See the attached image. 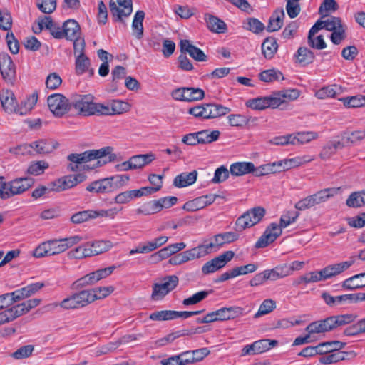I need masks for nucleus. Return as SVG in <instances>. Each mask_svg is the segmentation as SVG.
<instances>
[{"label":"nucleus","mask_w":365,"mask_h":365,"mask_svg":"<svg viewBox=\"0 0 365 365\" xmlns=\"http://www.w3.org/2000/svg\"><path fill=\"white\" fill-rule=\"evenodd\" d=\"M338 87L336 85L323 87L316 92V96L319 99L326 98H334L337 94Z\"/></svg>","instance_id":"nucleus-54"},{"label":"nucleus","mask_w":365,"mask_h":365,"mask_svg":"<svg viewBox=\"0 0 365 365\" xmlns=\"http://www.w3.org/2000/svg\"><path fill=\"white\" fill-rule=\"evenodd\" d=\"M347 108H359L365 106V96H355L340 99Z\"/></svg>","instance_id":"nucleus-46"},{"label":"nucleus","mask_w":365,"mask_h":365,"mask_svg":"<svg viewBox=\"0 0 365 365\" xmlns=\"http://www.w3.org/2000/svg\"><path fill=\"white\" fill-rule=\"evenodd\" d=\"M0 101L2 107L7 113H13L16 110V101L11 91L6 90L0 94Z\"/></svg>","instance_id":"nucleus-27"},{"label":"nucleus","mask_w":365,"mask_h":365,"mask_svg":"<svg viewBox=\"0 0 365 365\" xmlns=\"http://www.w3.org/2000/svg\"><path fill=\"white\" fill-rule=\"evenodd\" d=\"M306 331L311 335L313 334H320L324 332L330 331L327 319L319 320L310 323L307 327Z\"/></svg>","instance_id":"nucleus-39"},{"label":"nucleus","mask_w":365,"mask_h":365,"mask_svg":"<svg viewBox=\"0 0 365 365\" xmlns=\"http://www.w3.org/2000/svg\"><path fill=\"white\" fill-rule=\"evenodd\" d=\"M351 355V353H347L344 351H337L335 353H329V354L322 356L319 361L321 364H331L333 363H336L340 361L345 360L348 359V356Z\"/></svg>","instance_id":"nucleus-37"},{"label":"nucleus","mask_w":365,"mask_h":365,"mask_svg":"<svg viewBox=\"0 0 365 365\" xmlns=\"http://www.w3.org/2000/svg\"><path fill=\"white\" fill-rule=\"evenodd\" d=\"M217 197V195L212 194L202 195L186 202L184 207L187 210H198L211 205Z\"/></svg>","instance_id":"nucleus-16"},{"label":"nucleus","mask_w":365,"mask_h":365,"mask_svg":"<svg viewBox=\"0 0 365 365\" xmlns=\"http://www.w3.org/2000/svg\"><path fill=\"white\" fill-rule=\"evenodd\" d=\"M318 135L315 132H302L294 135L293 145L304 144L316 139Z\"/></svg>","instance_id":"nucleus-49"},{"label":"nucleus","mask_w":365,"mask_h":365,"mask_svg":"<svg viewBox=\"0 0 365 365\" xmlns=\"http://www.w3.org/2000/svg\"><path fill=\"white\" fill-rule=\"evenodd\" d=\"M90 59L85 53H78L76 56L75 70L77 75H82L89 69Z\"/></svg>","instance_id":"nucleus-40"},{"label":"nucleus","mask_w":365,"mask_h":365,"mask_svg":"<svg viewBox=\"0 0 365 365\" xmlns=\"http://www.w3.org/2000/svg\"><path fill=\"white\" fill-rule=\"evenodd\" d=\"M322 21L324 29L330 31H333L337 29L339 27L343 26L341 19L336 16H331L326 20Z\"/></svg>","instance_id":"nucleus-57"},{"label":"nucleus","mask_w":365,"mask_h":365,"mask_svg":"<svg viewBox=\"0 0 365 365\" xmlns=\"http://www.w3.org/2000/svg\"><path fill=\"white\" fill-rule=\"evenodd\" d=\"M199 144L211 143L216 141L220 135L219 130H213L210 133L207 130L197 132Z\"/></svg>","instance_id":"nucleus-42"},{"label":"nucleus","mask_w":365,"mask_h":365,"mask_svg":"<svg viewBox=\"0 0 365 365\" xmlns=\"http://www.w3.org/2000/svg\"><path fill=\"white\" fill-rule=\"evenodd\" d=\"M94 96L91 94L73 95L71 97V110H75L78 115L88 117L101 115V112L105 109L103 103L94 102Z\"/></svg>","instance_id":"nucleus-2"},{"label":"nucleus","mask_w":365,"mask_h":365,"mask_svg":"<svg viewBox=\"0 0 365 365\" xmlns=\"http://www.w3.org/2000/svg\"><path fill=\"white\" fill-rule=\"evenodd\" d=\"M33 155L34 153L44 155L51 153L56 148H57L58 144L51 140H38L31 143Z\"/></svg>","instance_id":"nucleus-17"},{"label":"nucleus","mask_w":365,"mask_h":365,"mask_svg":"<svg viewBox=\"0 0 365 365\" xmlns=\"http://www.w3.org/2000/svg\"><path fill=\"white\" fill-rule=\"evenodd\" d=\"M90 304L97 299H103L108 297L114 291L113 286L99 287L90 289H85Z\"/></svg>","instance_id":"nucleus-21"},{"label":"nucleus","mask_w":365,"mask_h":365,"mask_svg":"<svg viewBox=\"0 0 365 365\" xmlns=\"http://www.w3.org/2000/svg\"><path fill=\"white\" fill-rule=\"evenodd\" d=\"M88 244L89 245L92 257L105 252L113 247L111 242L104 240L88 242Z\"/></svg>","instance_id":"nucleus-36"},{"label":"nucleus","mask_w":365,"mask_h":365,"mask_svg":"<svg viewBox=\"0 0 365 365\" xmlns=\"http://www.w3.org/2000/svg\"><path fill=\"white\" fill-rule=\"evenodd\" d=\"M197 172L193 170L190 173H182L177 175L173 185L177 187H184L192 185L197 180Z\"/></svg>","instance_id":"nucleus-25"},{"label":"nucleus","mask_w":365,"mask_h":365,"mask_svg":"<svg viewBox=\"0 0 365 365\" xmlns=\"http://www.w3.org/2000/svg\"><path fill=\"white\" fill-rule=\"evenodd\" d=\"M63 38L67 40H73L81 35V27L74 19H68L63 24Z\"/></svg>","instance_id":"nucleus-20"},{"label":"nucleus","mask_w":365,"mask_h":365,"mask_svg":"<svg viewBox=\"0 0 365 365\" xmlns=\"http://www.w3.org/2000/svg\"><path fill=\"white\" fill-rule=\"evenodd\" d=\"M47 103L50 110L56 117H61L71 110V99L68 100L61 93L50 95Z\"/></svg>","instance_id":"nucleus-4"},{"label":"nucleus","mask_w":365,"mask_h":365,"mask_svg":"<svg viewBox=\"0 0 365 365\" xmlns=\"http://www.w3.org/2000/svg\"><path fill=\"white\" fill-rule=\"evenodd\" d=\"M208 29L217 34H224L227 31L226 24L221 19L212 15L205 18Z\"/></svg>","instance_id":"nucleus-34"},{"label":"nucleus","mask_w":365,"mask_h":365,"mask_svg":"<svg viewBox=\"0 0 365 365\" xmlns=\"http://www.w3.org/2000/svg\"><path fill=\"white\" fill-rule=\"evenodd\" d=\"M145 18V12L143 11H138L135 15L132 23V29L137 38L140 39L143 35V21Z\"/></svg>","instance_id":"nucleus-38"},{"label":"nucleus","mask_w":365,"mask_h":365,"mask_svg":"<svg viewBox=\"0 0 365 365\" xmlns=\"http://www.w3.org/2000/svg\"><path fill=\"white\" fill-rule=\"evenodd\" d=\"M86 190L91 192L109 193L115 191V189L110 177L92 182L86 187Z\"/></svg>","instance_id":"nucleus-15"},{"label":"nucleus","mask_w":365,"mask_h":365,"mask_svg":"<svg viewBox=\"0 0 365 365\" xmlns=\"http://www.w3.org/2000/svg\"><path fill=\"white\" fill-rule=\"evenodd\" d=\"M12 26V17L7 9H0V29L4 31L11 30Z\"/></svg>","instance_id":"nucleus-52"},{"label":"nucleus","mask_w":365,"mask_h":365,"mask_svg":"<svg viewBox=\"0 0 365 365\" xmlns=\"http://www.w3.org/2000/svg\"><path fill=\"white\" fill-rule=\"evenodd\" d=\"M109 8L113 21L123 24H125L123 18L128 17L133 11V7L118 6L113 0L109 2Z\"/></svg>","instance_id":"nucleus-14"},{"label":"nucleus","mask_w":365,"mask_h":365,"mask_svg":"<svg viewBox=\"0 0 365 365\" xmlns=\"http://www.w3.org/2000/svg\"><path fill=\"white\" fill-rule=\"evenodd\" d=\"M49 166L48 163L44 160H39L33 163L28 168V173L34 175H39L44 173V170Z\"/></svg>","instance_id":"nucleus-56"},{"label":"nucleus","mask_w":365,"mask_h":365,"mask_svg":"<svg viewBox=\"0 0 365 365\" xmlns=\"http://www.w3.org/2000/svg\"><path fill=\"white\" fill-rule=\"evenodd\" d=\"M285 14L283 9H276L270 16L267 30L269 32H274L279 30L283 25V19Z\"/></svg>","instance_id":"nucleus-23"},{"label":"nucleus","mask_w":365,"mask_h":365,"mask_svg":"<svg viewBox=\"0 0 365 365\" xmlns=\"http://www.w3.org/2000/svg\"><path fill=\"white\" fill-rule=\"evenodd\" d=\"M212 244L202 245L185 251L187 261L205 256L212 251Z\"/></svg>","instance_id":"nucleus-30"},{"label":"nucleus","mask_w":365,"mask_h":365,"mask_svg":"<svg viewBox=\"0 0 365 365\" xmlns=\"http://www.w3.org/2000/svg\"><path fill=\"white\" fill-rule=\"evenodd\" d=\"M228 177L229 170L227 169L226 167L222 165L215 170L212 182L215 183H220L224 182L225 180L228 178Z\"/></svg>","instance_id":"nucleus-64"},{"label":"nucleus","mask_w":365,"mask_h":365,"mask_svg":"<svg viewBox=\"0 0 365 365\" xmlns=\"http://www.w3.org/2000/svg\"><path fill=\"white\" fill-rule=\"evenodd\" d=\"M346 205L354 208L365 205V191L361 190L351 193L346 199Z\"/></svg>","instance_id":"nucleus-35"},{"label":"nucleus","mask_w":365,"mask_h":365,"mask_svg":"<svg viewBox=\"0 0 365 365\" xmlns=\"http://www.w3.org/2000/svg\"><path fill=\"white\" fill-rule=\"evenodd\" d=\"M6 41L10 52L13 54H17L19 51V43L12 31L7 33Z\"/></svg>","instance_id":"nucleus-60"},{"label":"nucleus","mask_w":365,"mask_h":365,"mask_svg":"<svg viewBox=\"0 0 365 365\" xmlns=\"http://www.w3.org/2000/svg\"><path fill=\"white\" fill-rule=\"evenodd\" d=\"M278 49L277 39L274 37H268L262 43V52L267 59L273 58Z\"/></svg>","instance_id":"nucleus-33"},{"label":"nucleus","mask_w":365,"mask_h":365,"mask_svg":"<svg viewBox=\"0 0 365 365\" xmlns=\"http://www.w3.org/2000/svg\"><path fill=\"white\" fill-rule=\"evenodd\" d=\"M118 211L119 210L116 207L110 208L108 210H83L73 214L71 217V220L74 224H80L88 221L90 219L96 218L98 217L113 218L114 216L118 212Z\"/></svg>","instance_id":"nucleus-6"},{"label":"nucleus","mask_w":365,"mask_h":365,"mask_svg":"<svg viewBox=\"0 0 365 365\" xmlns=\"http://www.w3.org/2000/svg\"><path fill=\"white\" fill-rule=\"evenodd\" d=\"M0 72L7 84L14 85L16 79V66L6 53H0Z\"/></svg>","instance_id":"nucleus-9"},{"label":"nucleus","mask_w":365,"mask_h":365,"mask_svg":"<svg viewBox=\"0 0 365 365\" xmlns=\"http://www.w3.org/2000/svg\"><path fill=\"white\" fill-rule=\"evenodd\" d=\"M282 235V230H265L263 235L255 243L256 248H264L272 243Z\"/></svg>","instance_id":"nucleus-22"},{"label":"nucleus","mask_w":365,"mask_h":365,"mask_svg":"<svg viewBox=\"0 0 365 365\" xmlns=\"http://www.w3.org/2000/svg\"><path fill=\"white\" fill-rule=\"evenodd\" d=\"M86 177L85 175L78 173L76 175H69L53 182L54 192H61L76 186L78 183L83 182Z\"/></svg>","instance_id":"nucleus-11"},{"label":"nucleus","mask_w":365,"mask_h":365,"mask_svg":"<svg viewBox=\"0 0 365 365\" xmlns=\"http://www.w3.org/2000/svg\"><path fill=\"white\" fill-rule=\"evenodd\" d=\"M277 344L276 340L262 339L254 342L255 352L260 354L275 346Z\"/></svg>","instance_id":"nucleus-50"},{"label":"nucleus","mask_w":365,"mask_h":365,"mask_svg":"<svg viewBox=\"0 0 365 365\" xmlns=\"http://www.w3.org/2000/svg\"><path fill=\"white\" fill-rule=\"evenodd\" d=\"M34 183L31 178H16L6 183L4 178L0 177V197L3 200L19 195L29 190Z\"/></svg>","instance_id":"nucleus-3"},{"label":"nucleus","mask_w":365,"mask_h":365,"mask_svg":"<svg viewBox=\"0 0 365 365\" xmlns=\"http://www.w3.org/2000/svg\"><path fill=\"white\" fill-rule=\"evenodd\" d=\"M227 118L230 125L235 127H242V125L247 124L250 121V118L248 116L240 114L230 115Z\"/></svg>","instance_id":"nucleus-58"},{"label":"nucleus","mask_w":365,"mask_h":365,"mask_svg":"<svg viewBox=\"0 0 365 365\" xmlns=\"http://www.w3.org/2000/svg\"><path fill=\"white\" fill-rule=\"evenodd\" d=\"M90 304L86 290L76 292L63 299L61 302L54 304V307H59L64 310L76 309Z\"/></svg>","instance_id":"nucleus-8"},{"label":"nucleus","mask_w":365,"mask_h":365,"mask_svg":"<svg viewBox=\"0 0 365 365\" xmlns=\"http://www.w3.org/2000/svg\"><path fill=\"white\" fill-rule=\"evenodd\" d=\"M235 256V252L231 250L226 251L217 257L207 262L202 267L204 274H209L224 267Z\"/></svg>","instance_id":"nucleus-10"},{"label":"nucleus","mask_w":365,"mask_h":365,"mask_svg":"<svg viewBox=\"0 0 365 365\" xmlns=\"http://www.w3.org/2000/svg\"><path fill=\"white\" fill-rule=\"evenodd\" d=\"M205 97V92L199 88L185 87V101H200Z\"/></svg>","instance_id":"nucleus-43"},{"label":"nucleus","mask_w":365,"mask_h":365,"mask_svg":"<svg viewBox=\"0 0 365 365\" xmlns=\"http://www.w3.org/2000/svg\"><path fill=\"white\" fill-rule=\"evenodd\" d=\"M156 245L153 240L145 242L143 245H139L135 249H133L130 251V255H133L136 253H148L156 250Z\"/></svg>","instance_id":"nucleus-61"},{"label":"nucleus","mask_w":365,"mask_h":365,"mask_svg":"<svg viewBox=\"0 0 365 365\" xmlns=\"http://www.w3.org/2000/svg\"><path fill=\"white\" fill-rule=\"evenodd\" d=\"M276 308V302L271 299H267L262 302L260 304L258 311L255 314V318H259L262 316L272 312Z\"/></svg>","instance_id":"nucleus-47"},{"label":"nucleus","mask_w":365,"mask_h":365,"mask_svg":"<svg viewBox=\"0 0 365 365\" xmlns=\"http://www.w3.org/2000/svg\"><path fill=\"white\" fill-rule=\"evenodd\" d=\"M267 101L266 96L259 97L247 101L245 105L252 109L262 110L267 108Z\"/></svg>","instance_id":"nucleus-55"},{"label":"nucleus","mask_w":365,"mask_h":365,"mask_svg":"<svg viewBox=\"0 0 365 365\" xmlns=\"http://www.w3.org/2000/svg\"><path fill=\"white\" fill-rule=\"evenodd\" d=\"M344 144L340 141H331L327 143L320 153L322 159H328L335 154L338 149L344 148Z\"/></svg>","instance_id":"nucleus-41"},{"label":"nucleus","mask_w":365,"mask_h":365,"mask_svg":"<svg viewBox=\"0 0 365 365\" xmlns=\"http://www.w3.org/2000/svg\"><path fill=\"white\" fill-rule=\"evenodd\" d=\"M259 78L262 81L269 83L279 80L280 78L284 80L282 73L274 68L263 71L259 73Z\"/></svg>","instance_id":"nucleus-45"},{"label":"nucleus","mask_w":365,"mask_h":365,"mask_svg":"<svg viewBox=\"0 0 365 365\" xmlns=\"http://www.w3.org/2000/svg\"><path fill=\"white\" fill-rule=\"evenodd\" d=\"M342 287L348 290H354L365 287V272L355 274L342 282Z\"/></svg>","instance_id":"nucleus-26"},{"label":"nucleus","mask_w":365,"mask_h":365,"mask_svg":"<svg viewBox=\"0 0 365 365\" xmlns=\"http://www.w3.org/2000/svg\"><path fill=\"white\" fill-rule=\"evenodd\" d=\"M215 312L218 321L235 319L242 314V309L240 307H222Z\"/></svg>","instance_id":"nucleus-24"},{"label":"nucleus","mask_w":365,"mask_h":365,"mask_svg":"<svg viewBox=\"0 0 365 365\" xmlns=\"http://www.w3.org/2000/svg\"><path fill=\"white\" fill-rule=\"evenodd\" d=\"M36 6L44 14H51L56 8V0H37Z\"/></svg>","instance_id":"nucleus-53"},{"label":"nucleus","mask_w":365,"mask_h":365,"mask_svg":"<svg viewBox=\"0 0 365 365\" xmlns=\"http://www.w3.org/2000/svg\"><path fill=\"white\" fill-rule=\"evenodd\" d=\"M341 303H358L365 302V293H355L341 295Z\"/></svg>","instance_id":"nucleus-63"},{"label":"nucleus","mask_w":365,"mask_h":365,"mask_svg":"<svg viewBox=\"0 0 365 365\" xmlns=\"http://www.w3.org/2000/svg\"><path fill=\"white\" fill-rule=\"evenodd\" d=\"M178 282L179 279L176 275H170L165 277L161 283L154 284L151 294L152 299L154 301L162 299L177 287Z\"/></svg>","instance_id":"nucleus-7"},{"label":"nucleus","mask_w":365,"mask_h":365,"mask_svg":"<svg viewBox=\"0 0 365 365\" xmlns=\"http://www.w3.org/2000/svg\"><path fill=\"white\" fill-rule=\"evenodd\" d=\"M180 52L188 53L191 58L197 61H207V57L205 53L199 48L192 45L189 40L183 39L180 42Z\"/></svg>","instance_id":"nucleus-13"},{"label":"nucleus","mask_w":365,"mask_h":365,"mask_svg":"<svg viewBox=\"0 0 365 365\" xmlns=\"http://www.w3.org/2000/svg\"><path fill=\"white\" fill-rule=\"evenodd\" d=\"M336 192V191L334 188H327L316 192L315 194L312 195V197L315 204L318 205L326 202L331 197L334 196Z\"/></svg>","instance_id":"nucleus-48"},{"label":"nucleus","mask_w":365,"mask_h":365,"mask_svg":"<svg viewBox=\"0 0 365 365\" xmlns=\"http://www.w3.org/2000/svg\"><path fill=\"white\" fill-rule=\"evenodd\" d=\"M113 148L103 147L98 150H86L81 153H71L67 159L71 162L67 165V169L72 172H76L80 167L83 170H93L105 165L108 161L115 160L116 155L112 153Z\"/></svg>","instance_id":"nucleus-1"},{"label":"nucleus","mask_w":365,"mask_h":365,"mask_svg":"<svg viewBox=\"0 0 365 365\" xmlns=\"http://www.w3.org/2000/svg\"><path fill=\"white\" fill-rule=\"evenodd\" d=\"M265 212L262 207H255L239 217L235 224L240 228H251L261 221Z\"/></svg>","instance_id":"nucleus-5"},{"label":"nucleus","mask_w":365,"mask_h":365,"mask_svg":"<svg viewBox=\"0 0 365 365\" xmlns=\"http://www.w3.org/2000/svg\"><path fill=\"white\" fill-rule=\"evenodd\" d=\"M209 294L210 292L208 291H200L199 292L194 294L192 296L187 299H185L182 301V304L185 306L197 304L200 302L205 299L209 295Z\"/></svg>","instance_id":"nucleus-59"},{"label":"nucleus","mask_w":365,"mask_h":365,"mask_svg":"<svg viewBox=\"0 0 365 365\" xmlns=\"http://www.w3.org/2000/svg\"><path fill=\"white\" fill-rule=\"evenodd\" d=\"M105 109H102L101 115H113L121 114L128 110V103L122 101L114 100L110 103V106L103 104Z\"/></svg>","instance_id":"nucleus-19"},{"label":"nucleus","mask_w":365,"mask_h":365,"mask_svg":"<svg viewBox=\"0 0 365 365\" xmlns=\"http://www.w3.org/2000/svg\"><path fill=\"white\" fill-rule=\"evenodd\" d=\"M67 256L70 259H82L92 257L90 247L88 242H86L70 250L67 253Z\"/></svg>","instance_id":"nucleus-31"},{"label":"nucleus","mask_w":365,"mask_h":365,"mask_svg":"<svg viewBox=\"0 0 365 365\" xmlns=\"http://www.w3.org/2000/svg\"><path fill=\"white\" fill-rule=\"evenodd\" d=\"M158 205L156 204L155 200L149 201L145 204H143L141 207L138 209V212L139 213H142L144 215H152L155 213L159 212Z\"/></svg>","instance_id":"nucleus-62"},{"label":"nucleus","mask_w":365,"mask_h":365,"mask_svg":"<svg viewBox=\"0 0 365 365\" xmlns=\"http://www.w3.org/2000/svg\"><path fill=\"white\" fill-rule=\"evenodd\" d=\"M231 109L218 103H202L201 118L212 119L224 116L229 113Z\"/></svg>","instance_id":"nucleus-12"},{"label":"nucleus","mask_w":365,"mask_h":365,"mask_svg":"<svg viewBox=\"0 0 365 365\" xmlns=\"http://www.w3.org/2000/svg\"><path fill=\"white\" fill-rule=\"evenodd\" d=\"M254 170V164L251 162H237L232 163L230 168L231 175L241 176L251 173Z\"/></svg>","instance_id":"nucleus-28"},{"label":"nucleus","mask_w":365,"mask_h":365,"mask_svg":"<svg viewBox=\"0 0 365 365\" xmlns=\"http://www.w3.org/2000/svg\"><path fill=\"white\" fill-rule=\"evenodd\" d=\"M354 263V260L350 259L341 263L327 266L322 269L325 279H329L342 273L345 270L348 269L351 266H352Z\"/></svg>","instance_id":"nucleus-18"},{"label":"nucleus","mask_w":365,"mask_h":365,"mask_svg":"<svg viewBox=\"0 0 365 365\" xmlns=\"http://www.w3.org/2000/svg\"><path fill=\"white\" fill-rule=\"evenodd\" d=\"M297 62L303 64H309L313 62L314 54L306 47H300L295 54Z\"/></svg>","instance_id":"nucleus-44"},{"label":"nucleus","mask_w":365,"mask_h":365,"mask_svg":"<svg viewBox=\"0 0 365 365\" xmlns=\"http://www.w3.org/2000/svg\"><path fill=\"white\" fill-rule=\"evenodd\" d=\"M239 237V234L235 231H230L218 234L215 236L214 240L209 244H212V249L215 247H220L226 243H230Z\"/></svg>","instance_id":"nucleus-29"},{"label":"nucleus","mask_w":365,"mask_h":365,"mask_svg":"<svg viewBox=\"0 0 365 365\" xmlns=\"http://www.w3.org/2000/svg\"><path fill=\"white\" fill-rule=\"evenodd\" d=\"M134 170L141 169L155 160V155L152 153L135 155L130 158Z\"/></svg>","instance_id":"nucleus-32"},{"label":"nucleus","mask_w":365,"mask_h":365,"mask_svg":"<svg viewBox=\"0 0 365 365\" xmlns=\"http://www.w3.org/2000/svg\"><path fill=\"white\" fill-rule=\"evenodd\" d=\"M245 29L254 34H258L264 30L265 26L259 19L251 17L247 19V26H245Z\"/></svg>","instance_id":"nucleus-51"}]
</instances>
